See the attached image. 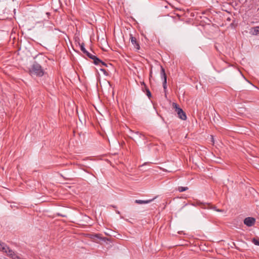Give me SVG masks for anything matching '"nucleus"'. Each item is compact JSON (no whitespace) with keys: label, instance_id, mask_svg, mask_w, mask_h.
Masks as SVG:
<instances>
[{"label":"nucleus","instance_id":"obj_9","mask_svg":"<svg viewBox=\"0 0 259 259\" xmlns=\"http://www.w3.org/2000/svg\"><path fill=\"white\" fill-rule=\"evenodd\" d=\"M91 59L94 60V63L95 65H99L100 63L102 62V61L100 59L94 55H93L92 58Z\"/></svg>","mask_w":259,"mask_h":259},{"label":"nucleus","instance_id":"obj_12","mask_svg":"<svg viewBox=\"0 0 259 259\" xmlns=\"http://www.w3.org/2000/svg\"><path fill=\"white\" fill-rule=\"evenodd\" d=\"M143 84L144 85L145 88H146V95L148 97H150L151 96V94L150 93V91H149V90L147 88L146 84H145V83L143 82Z\"/></svg>","mask_w":259,"mask_h":259},{"label":"nucleus","instance_id":"obj_14","mask_svg":"<svg viewBox=\"0 0 259 259\" xmlns=\"http://www.w3.org/2000/svg\"><path fill=\"white\" fill-rule=\"evenodd\" d=\"M252 242L255 245L259 246V239L254 238L252 239Z\"/></svg>","mask_w":259,"mask_h":259},{"label":"nucleus","instance_id":"obj_21","mask_svg":"<svg viewBox=\"0 0 259 259\" xmlns=\"http://www.w3.org/2000/svg\"><path fill=\"white\" fill-rule=\"evenodd\" d=\"M213 209L215 210V209H217L215 207H214Z\"/></svg>","mask_w":259,"mask_h":259},{"label":"nucleus","instance_id":"obj_11","mask_svg":"<svg viewBox=\"0 0 259 259\" xmlns=\"http://www.w3.org/2000/svg\"><path fill=\"white\" fill-rule=\"evenodd\" d=\"M160 74H161V76L162 78H163V79L166 78V74L165 72L164 69L162 66H161Z\"/></svg>","mask_w":259,"mask_h":259},{"label":"nucleus","instance_id":"obj_1","mask_svg":"<svg viewBox=\"0 0 259 259\" xmlns=\"http://www.w3.org/2000/svg\"><path fill=\"white\" fill-rule=\"evenodd\" d=\"M29 72L31 75H36L38 76H42L44 74V71L41 66L36 62L32 65Z\"/></svg>","mask_w":259,"mask_h":259},{"label":"nucleus","instance_id":"obj_10","mask_svg":"<svg viewBox=\"0 0 259 259\" xmlns=\"http://www.w3.org/2000/svg\"><path fill=\"white\" fill-rule=\"evenodd\" d=\"M251 32L253 35H257L259 33V26H255L252 28Z\"/></svg>","mask_w":259,"mask_h":259},{"label":"nucleus","instance_id":"obj_5","mask_svg":"<svg viewBox=\"0 0 259 259\" xmlns=\"http://www.w3.org/2000/svg\"><path fill=\"white\" fill-rule=\"evenodd\" d=\"M7 254L10 256L13 259H19L20 257L17 255L9 247V249L7 250Z\"/></svg>","mask_w":259,"mask_h":259},{"label":"nucleus","instance_id":"obj_16","mask_svg":"<svg viewBox=\"0 0 259 259\" xmlns=\"http://www.w3.org/2000/svg\"><path fill=\"white\" fill-rule=\"evenodd\" d=\"M100 70H101L102 72H103L105 74H106V70H105V69H102V68H101V69H100Z\"/></svg>","mask_w":259,"mask_h":259},{"label":"nucleus","instance_id":"obj_3","mask_svg":"<svg viewBox=\"0 0 259 259\" xmlns=\"http://www.w3.org/2000/svg\"><path fill=\"white\" fill-rule=\"evenodd\" d=\"M255 219L252 217H247L244 220V223L248 227H251L254 225Z\"/></svg>","mask_w":259,"mask_h":259},{"label":"nucleus","instance_id":"obj_18","mask_svg":"<svg viewBox=\"0 0 259 259\" xmlns=\"http://www.w3.org/2000/svg\"><path fill=\"white\" fill-rule=\"evenodd\" d=\"M215 211H218V212H224V210H223V209H215Z\"/></svg>","mask_w":259,"mask_h":259},{"label":"nucleus","instance_id":"obj_22","mask_svg":"<svg viewBox=\"0 0 259 259\" xmlns=\"http://www.w3.org/2000/svg\"><path fill=\"white\" fill-rule=\"evenodd\" d=\"M61 216H62V217H65V215H61Z\"/></svg>","mask_w":259,"mask_h":259},{"label":"nucleus","instance_id":"obj_7","mask_svg":"<svg viewBox=\"0 0 259 259\" xmlns=\"http://www.w3.org/2000/svg\"><path fill=\"white\" fill-rule=\"evenodd\" d=\"M8 249H9V247L5 243L0 241V250L4 252L7 253Z\"/></svg>","mask_w":259,"mask_h":259},{"label":"nucleus","instance_id":"obj_20","mask_svg":"<svg viewBox=\"0 0 259 259\" xmlns=\"http://www.w3.org/2000/svg\"><path fill=\"white\" fill-rule=\"evenodd\" d=\"M140 137H141L142 136V134H140Z\"/></svg>","mask_w":259,"mask_h":259},{"label":"nucleus","instance_id":"obj_2","mask_svg":"<svg viewBox=\"0 0 259 259\" xmlns=\"http://www.w3.org/2000/svg\"><path fill=\"white\" fill-rule=\"evenodd\" d=\"M172 106L175 109V111L177 113L178 117L182 120H186L187 119V116L185 113L179 107L178 104L175 103H173Z\"/></svg>","mask_w":259,"mask_h":259},{"label":"nucleus","instance_id":"obj_19","mask_svg":"<svg viewBox=\"0 0 259 259\" xmlns=\"http://www.w3.org/2000/svg\"><path fill=\"white\" fill-rule=\"evenodd\" d=\"M116 212H117L118 214H119V213H120V212H119V211H116Z\"/></svg>","mask_w":259,"mask_h":259},{"label":"nucleus","instance_id":"obj_13","mask_svg":"<svg viewBox=\"0 0 259 259\" xmlns=\"http://www.w3.org/2000/svg\"><path fill=\"white\" fill-rule=\"evenodd\" d=\"M188 189V188L187 187H179L178 188V190L180 192H184V191L187 190Z\"/></svg>","mask_w":259,"mask_h":259},{"label":"nucleus","instance_id":"obj_17","mask_svg":"<svg viewBox=\"0 0 259 259\" xmlns=\"http://www.w3.org/2000/svg\"><path fill=\"white\" fill-rule=\"evenodd\" d=\"M100 64H101L103 66H106V67L107 66V64H106L105 63H104V62H103L102 61V62L100 63Z\"/></svg>","mask_w":259,"mask_h":259},{"label":"nucleus","instance_id":"obj_4","mask_svg":"<svg viewBox=\"0 0 259 259\" xmlns=\"http://www.w3.org/2000/svg\"><path fill=\"white\" fill-rule=\"evenodd\" d=\"M130 40L131 41V43L134 46V48L138 51L140 50V47L138 43V42L137 41V39L136 37H134L132 34H130Z\"/></svg>","mask_w":259,"mask_h":259},{"label":"nucleus","instance_id":"obj_8","mask_svg":"<svg viewBox=\"0 0 259 259\" xmlns=\"http://www.w3.org/2000/svg\"><path fill=\"white\" fill-rule=\"evenodd\" d=\"M152 201V199L151 200H136L135 203L139 204H147L151 202Z\"/></svg>","mask_w":259,"mask_h":259},{"label":"nucleus","instance_id":"obj_15","mask_svg":"<svg viewBox=\"0 0 259 259\" xmlns=\"http://www.w3.org/2000/svg\"><path fill=\"white\" fill-rule=\"evenodd\" d=\"M163 87L165 89L166 88V78L163 79Z\"/></svg>","mask_w":259,"mask_h":259},{"label":"nucleus","instance_id":"obj_6","mask_svg":"<svg viewBox=\"0 0 259 259\" xmlns=\"http://www.w3.org/2000/svg\"><path fill=\"white\" fill-rule=\"evenodd\" d=\"M80 50L81 51L85 54L87 55V56H88V57H89L90 58H92V57H93V55L92 54H91V53H90L88 51H87L86 50V49H85L84 48V45L83 43H82L80 45Z\"/></svg>","mask_w":259,"mask_h":259}]
</instances>
